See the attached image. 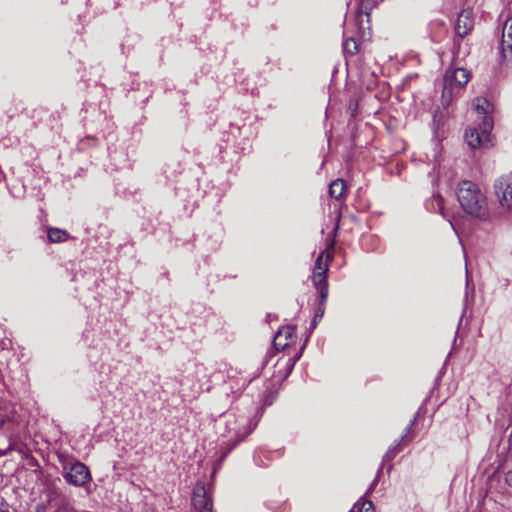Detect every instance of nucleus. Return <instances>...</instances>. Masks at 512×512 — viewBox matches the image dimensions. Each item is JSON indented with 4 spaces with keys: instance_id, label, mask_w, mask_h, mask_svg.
I'll return each instance as SVG.
<instances>
[{
    "instance_id": "nucleus-1",
    "label": "nucleus",
    "mask_w": 512,
    "mask_h": 512,
    "mask_svg": "<svg viewBox=\"0 0 512 512\" xmlns=\"http://www.w3.org/2000/svg\"><path fill=\"white\" fill-rule=\"evenodd\" d=\"M473 106L476 113L482 116V121L479 128H470L466 131V141L471 148H489L493 145L491 135L493 119L491 114L494 111V105L488 98H476Z\"/></svg>"
},
{
    "instance_id": "nucleus-2",
    "label": "nucleus",
    "mask_w": 512,
    "mask_h": 512,
    "mask_svg": "<svg viewBox=\"0 0 512 512\" xmlns=\"http://www.w3.org/2000/svg\"><path fill=\"white\" fill-rule=\"evenodd\" d=\"M457 198L462 209L472 217L480 220L489 218L486 196L477 184L471 181H462L458 185Z\"/></svg>"
},
{
    "instance_id": "nucleus-3",
    "label": "nucleus",
    "mask_w": 512,
    "mask_h": 512,
    "mask_svg": "<svg viewBox=\"0 0 512 512\" xmlns=\"http://www.w3.org/2000/svg\"><path fill=\"white\" fill-rule=\"evenodd\" d=\"M469 77V72L464 68L447 70L444 76L442 96L459 94L460 89L469 81Z\"/></svg>"
},
{
    "instance_id": "nucleus-4",
    "label": "nucleus",
    "mask_w": 512,
    "mask_h": 512,
    "mask_svg": "<svg viewBox=\"0 0 512 512\" xmlns=\"http://www.w3.org/2000/svg\"><path fill=\"white\" fill-rule=\"evenodd\" d=\"M62 476L69 484L76 487H84L92 480L89 468L80 461H74L73 465L65 466Z\"/></svg>"
},
{
    "instance_id": "nucleus-5",
    "label": "nucleus",
    "mask_w": 512,
    "mask_h": 512,
    "mask_svg": "<svg viewBox=\"0 0 512 512\" xmlns=\"http://www.w3.org/2000/svg\"><path fill=\"white\" fill-rule=\"evenodd\" d=\"M495 193L503 208H512V175L502 176L495 182Z\"/></svg>"
},
{
    "instance_id": "nucleus-6",
    "label": "nucleus",
    "mask_w": 512,
    "mask_h": 512,
    "mask_svg": "<svg viewBox=\"0 0 512 512\" xmlns=\"http://www.w3.org/2000/svg\"><path fill=\"white\" fill-rule=\"evenodd\" d=\"M501 58L507 66L512 64V16L508 17L503 27Z\"/></svg>"
},
{
    "instance_id": "nucleus-7",
    "label": "nucleus",
    "mask_w": 512,
    "mask_h": 512,
    "mask_svg": "<svg viewBox=\"0 0 512 512\" xmlns=\"http://www.w3.org/2000/svg\"><path fill=\"white\" fill-rule=\"evenodd\" d=\"M296 338L295 328L293 326L282 327L275 335L273 344L277 350H284Z\"/></svg>"
},
{
    "instance_id": "nucleus-8",
    "label": "nucleus",
    "mask_w": 512,
    "mask_h": 512,
    "mask_svg": "<svg viewBox=\"0 0 512 512\" xmlns=\"http://www.w3.org/2000/svg\"><path fill=\"white\" fill-rule=\"evenodd\" d=\"M473 26L472 12L470 10H463L457 18L455 32L458 36L463 38L471 32Z\"/></svg>"
},
{
    "instance_id": "nucleus-9",
    "label": "nucleus",
    "mask_w": 512,
    "mask_h": 512,
    "mask_svg": "<svg viewBox=\"0 0 512 512\" xmlns=\"http://www.w3.org/2000/svg\"><path fill=\"white\" fill-rule=\"evenodd\" d=\"M378 0H360L357 9V21L362 24L363 16L367 18L369 22L370 11L377 5Z\"/></svg>"
},
{
    "instance_id": "nucleus-10",
    "label": "nucleus",
    "mask_w": 512,
    "mask_h": 512,
    "mask_svg": "<svg viewBox=\"0 0 512 512\" xmlns=\"http://www.w3.org/2000/svg\"><path fill=\"white\" fill-rule=\"evenodd\" d=\"M332 259V253L326 249L316 259L314 273H327L329 261Z\"/></svg>"
},
{
    "instance_id": "nucleus-11",
    "label": "nucleus",
    "mask_w": 512,
    "mask_h": 512,
    "mask_svg": "<svg viewBox=\"0 0 512 512\" xmlns=\"http://www.w3.org/2000/svg\"><path fill=\"white\" fill-rule=\"evenodd\" d=\"M346 185L344 180L336 179L329 186V194L335 199H340L345 192Z\"/></svg>"
},
{
    "instance_id": "nucleus-12",
    "label": "nucleus",
    "mask_w": 512,
    "mask_h": 512,
    "mask_svg": "<svg viewBox=\"0 0 512 512\" xmlns=\"http://www.w3.org/2000/svg\"><path fill=\"white\" fill-rule=\"evenodd\" d=\"M69 238V233L58 228H50L48 230V239L52 243H61Z\"/></svg>"
},
{
    "instance_id": "nucleus-13",
    "label": "nucleus",
    "mask_w": 512,
    "mask_h": 512,
    "mask_svg": "<svg viewBox=\"0 0 512 512\" xmlns=\"http://www.w3.org/2000/svg\"><path fill=\"white\" fill-rule=\"evenodd\" d=\"M429 208L434 212L440 213L441 215H443V217H446L444 212V199L442 198L441 195H433L432 199L429 202Z\"/></svg>"
},
{
    "instance_id": "nucleus-14",
    "label": "nucleus",
    "mask_w": 512,
    "mask_h": 512,
    "mask_svg": "<svg viewBox=\"0 0 512 512\" xmlns=\"http://www.w3.org/2000/svg\"><path fill=\"white\" fill-rule=\"evenodd\" d=\"M352 510L354 512H374V506L370 500L361 499V501L354 504Z\"/></svg>"
},
{
    "instance_id": "nucleus-15",
    "label": "nucleus",
    "mask_w": 512,
    "mask_h": 512,
    "mask_svg": "<svg viewBox=\"0 0 512 512\" xmlns=\"http://www.w3.org/2000/svg\"><path fill=\"white\" fill-rule=\"evenodd\" d=\"M343 49L345 53L354 55L358 51V44L353 38H349L344 42Z\"/></svg>"
},
{
    "instance_id": "nucleus-16",
    "label": "nucleus",
    "mask_w": 512,
    "mask_h": 512,
    "mask_svg": "<svg viewBox=\"0 0 512 512\" xmlns=\"http://www.w3.org/2000/svg\"><path fill=\"white\" fill-rule=\"evenodd\" d=\"M326 274L327 273H314L313 281L317 288H320L322 285L328 286Z\"/></svg>"
},
{
    "instance_id": "nucleus-17",
    "label": "nucleus",
    "mask_w": 512,
    "mask_h": 512,
    "mask_svg": "<svg viewBox=\"0 0 512 512\" xmlns=\"http://www.w3.org/2000/svg\"><path fill=\"white\" fill-rule=\"evenodd\" d=\"M58 460H59L60 465L62 466V472H64L65 466L73 465V463L75 461V460L71 459L69 457V455H67L65 453H59Z\"/></svg>"
},
{
    "instance_id": "nucleus-18",
    "label": "nucleus",
    "mask_w": 512,
    "mask_h": 512,
    "mask_svg": "<svg viewBox=\"0 0 512 512\" xmlns=\"http://www.w3.org/2000/svg\"><path fill=\"white\" fill-rule=\"evenodd\" d=\"M320 295V303L321 305L325 304L326 299L328 297V286L322 285L320 288H317Z\"/></svg>"
},
{
    "instance_id": "nucleus-19",
    "label": "nucleus",
    "mask_w": 512,
    "mask_h": 512,
    "mask_svg": "<svg viewBox=\"0 0 512 512\" xmlns=\"http://www.w3.org/2000/svg\"><path fill=\"white\" fill-rule=\"evenodd\" d=\"M324 311H325V304L321 305V303L319 304V307H318V310L315 314V318H321L323 315H324ZM316 324V319H314V325Z\"/></svg>"
},
{
    "instance_id": "nucleus-20",
    "label": "nucleus",
    "mask_w": 512,
    "mask_h": 512,
    "mask_svg": "<svg viewBox=\"0 0 512 512\" xmlns=\"http://www.w3.org/2000/svg\"><path fill=\"white\" fill-rule=\"evenodd\" d=\"M399 444H400V442H399L397 445H395V446H393L392 448H390V449H389V451H388V452L386 453V455H385V457H386L387 459H392V458L394 457V455H395V453H396L395 449H396V447H397Z\"/></svg>"
},
{
    "instance_id": "nucleus-21",
    "label": "nucleus",
    "mask_w": 512,
    "mask_h": 512,
    "mask_svg": "<svg viewBox=\"0 0 512 512\" xmlns=\"http://www.w3.org/2000/svg\"><path fill=\"white\" fill-rule=\"evenodd\" d=\"M505 480L506 483L512 487V470L506 474Z\"/></svg>"
},
{
    "instance_id": "nucleus-22",
    "label": "nucleus",
    "mask_w": 512,
    "mask_h": 512,
    "mask_svg": "<svg viewBox=\"0 0 512 512\" xmlns=\"http://www.w3.org/2000/svg\"><path fill=\"white\" fill-rule=\"evenodd\" d=\"M357 107H358L357 101L350 103L349 108L352 110V114L354 113V111H356Z\"/></svg>"
},
{
    "instance_id": "nucleus-23",
    "label": "nucleus",
    "mask_w": 512,
    "mask_h": 512,
    "mask_svg": "<svg viewBox=\"0 0 512 512\" xmlns=\"http://www.w3.org/2000/svg\"><path fill=\"white\" fill-rule=\"evenodd\" d=\"M376 485H377V480L375 479V480L373 481L372 485L370 486V488L368 489V491H367L366 495H367V494H370V493H371V491L373 490V488H374Z\"/></svg>"
},
{
    "instance_id": "nucleus-24",
    "label": "nucleus",
    "mask_w": 512,
    "mask_h": 512,
    "mask_svg": "<svg viewBox=\"0 0 512 512\" xmlns=\"http://www.w3.org/2000/svg\"><path fill=\"white\" fill-rule=\"evenodd\" d=\"M444 99L446 100L444 104H445V105H449V103H450V99H451V98H444Z\"/></svg>"
},
{
    "instance_id": "nucleus-25",
    "label": "nucleus",
    "mask_w": 512,
    "mask_h": 512,
    "mask_svg": "<svg viewBox=\"0 0 512 512\" xmlns=\"http://www.w3.org/2000/svg\"><path fill=\"white\" fill-rule=\"evenodd\" d=\"M350 512H354V510H351Z\"/></svg>"
}]
</instances>
